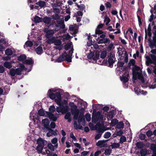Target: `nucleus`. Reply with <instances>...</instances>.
I'll return each instance as SVG.
<instances>
[{
  "mask_svg": "<svg viewBox=\"0 0 156 156\" xmlns=\"http://www.w3.org/2000/svg\"><path fill=\"white\" fill-rule=\"evenodd\" d=\"M79 8H79L80 10L82 11L84 10L85 8V5L83 4H81L80 5H79Z\"/></svg>",
  "mask_w": 156,
  "mask_h": 156,
  "instance_id": "e2e57ef3",
  "label": "nucleus"
},
{
  "mask_svg": "<svg viewBox=\"0 0 156 156\" xmlns=\"http://www.w3.org/2000/svg\"><path fill=\"white\" fill-rule=\"evenodd\" d=\"M107 54V52L106 51H102L100 55V58L102 59L106 57Z\"/></svg>",
  "mask_w": 156,
  "mask_h": 156,
  "instance_id": "ea45409f",
  "label": "nucleus"
},
{
  "mask_svg": "<svg viewBox=\"0 0 156 156\" xmlns=\"http://www.w3.org/2000/svg\"><path fill=\"white\" fill-rule=\"evenodd\" d=\"M48 117L51 120L54 122H55L58 117V115L57 113L55 115L52 113L48 112H45Z\"/></svg>",
  "mask_w": 156,
  "mask_h": 156,
  "instance_id": "1a4fd4ad",
  "label": "nucleus"
},
{
  "mask_svg": "<svg viewBox=\"0 0 156 156\" xmlns=\"http://www.w3.org/2000/svg\"><path fill=\"white\" fill-rule=\"evenodd\" d=\"M126 138L124 136H121L119 143L121 144L123 143L126 142Z\"/></svg>",
  "mask_w": 156,
  "mask_h": 156,
  "instance_id": "c03bdc74",
  "label": "nucleus"
},
{
  "mask_svg": "<svg viewBox=\"0 0 156 156\" xmlns=\"http://www.w3.org/2000/svg\"><path fill=\"white\" fill-rule=\"evenodd\" d=\"M136 147L138 149H142L144 146L143 143L141 142H137L136 144Z\"/></svg>",
  "mask_w": 156,
  "mask_h": 156,
  "instance_id": "c85d7f7f",
  "label": "nucleus"
},
{
  "mask_svg": "<svg viewBox=\"0 0 156 156\" xmlns=\"http://www.w3.org/2000/svg\"><path fill=\"white\" fill-rule=\"evenodd\" d=\"M78 122L80 123L83 120V122H85V118L84 117L83 113V112H80L78 117Z\"/></svg>",
  "mask_w": 156,
  "mask_h": 156,
  "instance_id": "dca6fc26",
  "label": "nucleus"
},
{
  "mask_svg": "<svg viewBox=\"0 0 156 156\" xmlns=\"http://www.w3.org/2000/svg\"><path fill=\"white\" fill-rule=\"evenodd\" d=\"M64 61H65V58L62 55H60L56 60V62L58 63L62 62Z\"/></svg>",
  "mask_w": 156,
  "mask_h": 156,
  "instance_id": "bb28decb",
  "label": "nucleus"
},
{
  "mask_svg": "<svg viewBox=\"0 0 156 156\" xmlns=\"http://www.w3.org/2000/svg\"><path fill=\"white\" fill-rule=\"evenodd\" d=\"M73 115V118L74 119L77 120L78 119L80 113V110L79 109L76 110L75 111L71 113Z\"/></svg>",
  "mask_w": 156,
  "mask_h": 156,
  "instance_id": "4468645a",
  "label": "nucleus"
},
{
  "mask_svg": "<svg viewBox=\"0 0 156 156\" xmlns=\"http://www.w3.org/2000/svg\"><path fill=\"white\" fill-rule=\"evenodd\" d=\"M139 137L141 140H143L145 139L146 137V135L145 134L140 133L139 135Z\"/></svg>",
  "mask_w": 156,
  "mask_h": 156,
  "instance_id": "6e6d98bb",
  "label": "nucleus"
},
{
  "mask_svg": "<svg viewBox=\"0 0 156 156\" xmlns=\"http://www.w3.org/2000/svg\"><path fill=\"white\" fill-rule=\"evenodd\" d=\"M58 142V139L56 137H55L52 139L51 140V142L53 144H56Z\"/></svg>",
  "mask_w": 156,
  "mask_h": 156,
  "instance_id": "0e129e2a",
  "label": "nucleus"
},
{
  "mask_svg": "<svg viewBox=\"0 0 156 156\" xmlns=\"http://www.w3.org/2000/svg\"><path fill=\"white\" fill-rule=\"evenodd\" d=\"M42 122L43 124L44 127L47 130L50 129L49 126L50 122L48 119H46L42 120Z\"/></svg>",
  "mask_w": 156,
  "mask_h": 156,
  "instance_id": "9d476101",
  "label": "nucleus"
},
{
  "mask_svg": "<svg viewBox=\"0 0 156 156\" xmlns=\"http://www.w3.org/2000/svg\"><path fill=\"white\" fill-rule=\"evenodd\" d=\"M6 55L7 56H11L12 54V50L10 48H7L5 51Z\"/></svg>",
  "mask_w": 156,
  "mask_h": 156,
  "instance_id": "473e14b6",
  "label": "nucleus"
},
{
  "mask_svg": "<svg viewBox=\"0 0 156 156\" xmlns=\"http://www.w3.org/2000/svg\"><path fill=\"white\" fill-rule=\"evenodd\" d=\"M149 46L151 49H153L154 47L156 48V31L154 33V36L153 40L150 41Z\"/></svg>",
  "mask_w": 156,
  "mask_h": 156,
  "instance_id": "6e6552de",
  "label": "nucleus"
},
{
  "mask_svg": "<svg viewBox=\"0 0 156 156\" xmlns=\"http://www.w3.org/2000/svg\"><path fill=\"white\" fill-rule=\"evenodd\" d=\"M47 42L48 44H54L56 46H59L61 45L62 42L60 39H56L55 37H52L51 38L47 40Z\"/></svg>",
  "mask_w": 156,
  "mask_h": 156,
  "instance_id": "39448f33",
  "label": "nucleus"
},
{
  "mask_svg": "<svg viewBox=\"0 0 156 156\" xmlns=\"http://www.w3.org/2000/svg\"><path fill=\"white\" fill-rule=\"evenodd\" d=\"M42 22L46 24H49L51 22V17L45 16L42 18Z\"/></svg>",
  "mask_w": 156,
  "mask_h": 156,
  "instance_id": "ddd939ff",
  "label": "nucleus"
},
{
  "mask_svg": "<svg viewBox=\"0 0 156 156\" xmlns=\"http://www.w3.org/2000/svg\"><path fill=\"white\" fill-rule=\"evenodd\" d=\"M51 17V19H53L54 20H56L59 19V17L58 14H55V15H52Z\"/></svg>",
  "mask_w": 156,
  "mask_h": 156,
  "instance_id": "3c124183",
  "label": "nucleus"
},
{
  "mask_svg": "<svg viewBox=\"0 0 156 156\" xmlns=\"http://www.w3.org/2000/svg\"><path fill=\"white\" fill-rule=\"evenodd\" d=\"M23 63L25 64L33 65L34 64V61L31 58H30L29 59H26Z\"/></svg>",
  "mask_w": 156,
  "mask_h": 156,
  "instance_id": "6ab92c4d",
  "label": "nucleus"
},
{
  "mask_svg": "<svg viewBox=\"0 0 156 156\" xmlns=\"http://www.w3.org/2000/svg\"><path fill=\"white\" fill-rule=\"evenodd\" d=\"M72 56H70L69 55H68L65 57V60L66 61L68 62H72Z\"/></svg>",
  "mask_w": 156,
  "mask_h": 156,
  "instance_id": "e433bc0d",
  "label": "nucleus"
},
{
  "mask_svg": "<svg viewBox=\"0 0 156 156\" xmlns=\"http://www.w3.org/2000/svg\"><path fill=\"white\" fill-rule=\"evenodd\" d=\"M44 31L46 33L45 35V37L48 39L51 38V37L54 33V30H49L47 28H44Z\"/></svg>",
  "mask_w": 156,
  "mask_h": 156,
  "instance_id": "0eeeda50",
  "label": "nucleus"
},
{
  "mask_svg": "<svg viewBox=\"0 0 156 156\" xmlns=\"http://www.w3.org/2000/svg\"><path fill=\"white\" fill-rule=\"evenodd\" d=\"M10 74L11 76H15L16 74V69L13 68H12L11 69L10 71Z\"/></svg>",
  "mask_w": 156,
  "mask_h": 156,
  "instance_id": "37998d69",
  "label": "nucleus"
},
{
  "mask_svg": "<svg viewBox=\"0 0 156 156\" xmlns=\"http://www.w3.org/2000/svg\"><path fill=\"white\" fill-rule=\"evenodd\" d=\"M150 56L152 59H151L148 56H147V66L149 65L148 62H149L151 64H154V65L156 66V56L153 54H151Z\"/></svg>",
  "mask_w": 156,
  "mask_h": 156,
  "instance_id": "423d86ee",
  "label": "nucleus"
},
{
  "mask_svg": "<svg viewBox=\"0 0 156 156\" xmlns=\"http://www.w3.org/2000/svg\"><path fill=\"white\" fill-rule=\"evenodd\" d=\"M104 33L103 31L101 30H98V29H96L95 30V33L96 34L99 35L104 34Z\"/></svg>",
  "mask_w": 156,
  "mask_h": 156,
  "instance_id": "13d9d810",
  "label": "nucleus"
},
{
  "mask_svg": "<svg viewBox=\"0 0 156 156\" xmlns=\"http://www.w3.org/2000/svg\"><path fill=\"white\" fill-rule=\"evenodd\" d=\"M4 66L6 68L9 69L12 68V65L11 63L8 62H5L4 64Z\"/></svg>",
  "mask_w": 156,
  "mask_h": 156,
  "instance_id": "72a5a7b5",
  "label": "nucleus"
},
{
  "mask_svg": "<svg viewBox=\"0 0 156 156\" xmlns=\"http://www.w3.org/2000/svg\"><path fill=\"white\" fill-rule=\"evenodd\" d=\"M93 113H96V114L94 115L93 113L92 115V122H93L96 123L97 122L99 119L100 118L101 119H102L103 117L101 115V113L99 111H98L96 112V111L95 109L93 110Z\"/></svg>",
  "mask_w": 156,
  "mask_h": 156,
  "instance_id": "20e7f679",
  "label": "nucleus"
},
{
  "mask_svg": "<svg viewBox=\"0 0 156 156\" xmlns=\"http://www.w3.org/2000/svg\"><path fill=\"white\" fill-rule=\"evenodd\" d=\"M38 114L40 116H43L44 115V111L43 109H40L38 110Z\"/></svg>",
  "mask_w": 156,
  "mask_h": 156,
  "instance_id": "09e8293b",
  "label": "nucleus"
},
{
  "mask_svg": "<svg viewBox=\"0 0 156 156\" xmlns=\"http://www.w3.org/2000/svg\"><path fill=\"white\" fill-rule=\"evenodd\" d=\"M124 126V124L122 121L118 122L116 125V128L118 129L123 128Z\"/></svg>",
  "mask_w": 156,
  "mask_h": 156,
  "instance_id": "b1692460",
  "label": "nucleus"
},
{
  "mask_svg": "<svg viewBox=\"0 0 156 156\" xmlns=\"http://www.w3.org/2000/svg\"><path fill=\"white\" fill-rule=\"evenodd\" d=\"M100 56L99 52L98 51H96L93 58V60L94 61H96L99 58Z\"/></svg>",
  "mask_w": 156,
  "mask_h": 156,
  "instance_id": "cd10ccee",
  "label": "nucleus"
},
{
  "mask_svg": "<svg viewBox=\"0 0 156 156\" xmlns=\"http://www.w3.org/2000/svg\"><path fill=\"white\" fill-rule=\"evenodd\" d=\"M55 26L57 27H60V28L62 29H64L65 27V25L64 23V22L60 25L56 24Z\"/></svg>",
  "mask_w": 156,
  "mask_h": 156,
  "instance_id": "5fc2aeb1",
  "label": "nucleus"
},
{
  "mask_svg": "<svg viewBox=\"0 0 156 156\" xmlns=\"http://www.w3.org/2000/svg\"><path fill=\"white\" fill-rule=\"evenodd\" d=\"M112 151V150L110 148H107L105 150L104 154L106 156L110 155Z\"/></svg>",
  "mask_w": 156,
  "mask_h": 156,
  "instance_id": "f704fd0d",
  "label": "nucleus"
},
{
  "mask_svg": "<svg viewBox=\"0 0 156 156\" xmlns=\"http://www.w3.org/2000/svg\"><path fill=\"white\" fill-rule=\"evenodd\" d=\"M118 120L116 119H112L111 123V125L113 126H115V125H116L118 122Z\"/></svg>",
  "mask_w": 156,
  "mask_h": 156,
  "instance_id": "4c0bfd02",
  "label": "nucleus"
},
{
  "mask_svg": "<svg viewBox=\"0 0 156 156\" xmlns=\"http://www.w3.org/2000/svg\"><path fill=\"white\" fill-rule=\"evenodd\" d=\"M71 44H67L64 46V48L66 50H68L71 48Z\"/></svg>",
  "mask_w": 156,
  "mask_h": 156,
  "instance_id": "bf43d9fd",
  "label": "nucleus"
},
{
  "mask_svg": "<svg viewBox=\"0 0 156 156\" xmlns=\"http://www.w3.org/2000/svg\"><path fill=\"white\" fill-rule=\"evenodd\" d=\"M20 69L22 70H25L26 68H25V66L22 64H20Z\"/></svg>",
  "mask_w": 156,
  "mask_h": 156,
  "instance_id": "774afa93",
  "label": "nucleus"
},
{
  "mask_svg": "<svg viewBox=\"0 0 156 156\" xmlns=\"http://www.w3.org/2000/svg\"><path fill=\"white\" fill-rule=\"evenodd\" d=\"M151 149L153 151V153H155L156 151V145L154 144H151L150 146Z\"/></svg>",
  "mask_w": 156,
  "mask_h": 156,
  "instance_id": "79ce46f5",
  "label": "nucleus"
},
{
  "mask_svg": "<svg viewBox=\"0 0 156 156\" xmlns=\"http://www.w3.org/2000/svg\"><path fill=\"white\" fill-rule=\"evenodd\" d=\"M120 146V144L119 143H114L111 145V147L112 149L114 148H119Z\"/></svg>",
  "mask_w": 156,
  "mask_h": 156,
  "instance_id": "7c9ffc66",
  "label": "nucleus"
},
{
  "mask_svg": "<svg viewBox=\"0 0 156 156\" xmlns=\"http://www.w3.org/2000/svg\"><path fill=\"white\" fill-rule=\"evenodd\" d=\"M94 55V51H90V52L87 55V57L89 59H93V58Z\"/></svg>",
  "mask_w": 156,
  "mask_h": 156,
  "instance_id": "c9c22d12",
  "label": "nucleus"
},
{
  "mask_svg": "<svg viewBox=\"0 0 156 156\" xmlns=\"http://www.w3.org/2000/svg\"><path fill=\"white\" fill-rule=\"evenodd\" d=\"M116 135L117 136H121L122 135V134L123 133V132L122 130H120L119 131L117 132Z\"/></svg>",
  "mask_w": 156,
  "mask_h": 156,
  "instance_id": "338daca9",
  "label": "nucleus"
},
{
  "mask_svg": "<svg viewBox=\"0 0 156 156\" xmlns=\"http://www.w3.org/2000/svg\"><path fill=\"white\" fill-rule=\"evenodd\" d=\"M47 147L48 148L52 151L55 150V148L54 146L52 145L51 143H48L47 144Z\"/></svg>",
  "mask_w": 156,
  "mask_h": 156,
  "instance_id": "49530a36",
  "label": "nucleus"
},
{
  "mask_svg": "<svg viewBox=\"0 0 156 156\" xmlns=\"http://www.w3.org/2000/svg\"><path fill=\"white\" fill-rule=\"evenodd\" d=\"M110 42V40L108 38H105L100 39L98 42V44L103 43L109 44Z\"/></svg>",
  "mask_w": 156,
  "mask_h": 156,
  "instance_id": "2eb2a0df",
  "label": "nucleus"
},
{
  "mask_svg": "<svg viewBox=\"0 0 156 156\" xmlns=\"http://www.w3.org/2000/svg\"><path fill=\"white\" fill-rule=\"evenodd\" d=\"M25 44L27 47H31L33 45V43L32 41H27L25 43Z\"/></svg>",
  "mask_w": 156,
  "mask_h": 156,
  "instance_id": "a18cd8bd",
  "label": "nucleus"
},
{
  "mask_svg": "<svg viewBox=\"0 0 156 156\" xmlns=\"http://www.w3.org/2000/svg\"><path fill=\"white\" fill-rule=\"evenodd\" d=\"M127 76H126L125 74L122 75V76H120V80L123 82L124 83H126L129 80V79L128 77L129 76V74L127 75Z\"/></svg>",
  "mask_w": 156,
  "mask_h": 156,
  "instance_id": "f3484780",
  "label": "nucleus"
},
{
  "mask_svg": "<svg viewBox=\"0 0 156 156\" xmlns=\"http://www.w3.org/2000/svg\"><path fill=\"white\" fill-rule=\"evenodd\" d=\"M66 114L64 116V119H65L68 120V122H70L72 120V119L71 117V114L70 112H67Z\"/></svg>",
  "mask_w": 156,
  "mask_h": 156,
  "instance_id": "a211bd4d",
  "label": "nucleus"
},
{
  "mask_svg": "<svg viewBox=\"0 0 156 156\" xmlns=\"http://www.w3.org/2000/svg\"><path fill=\"white\" fill-rule=\"evenodd\" d=\"M114 110H112L110 111L109 113V117L111 118H112L114 115Z\"/></svg>",
  "mask_w": 156,
  "mask_h": 156,
  "instance_id": "603ef678",
  "label": "nucleus"
},
{
  "mask_svg": "<svg viewBox=\"0 0 156 156\" xmlns=\"http://www.w3.org/2000/svg\"><path fill=\"white\" fill-rule=\"evenodd\" d=\"M61 107L62 110V114H65L68 112L69 107L68 105L63 106V105H59Z\"/></svg>",
  "mask_w": 156,
  "mask_h": 156,
  "instance_id": "9b49d317",
  "label": "nucleus"
},
{
  "mask_svg": "<svg viewBox=\"0 0 156 156\" xmlns=\"http://www.w3.org/2000/svg\"><path fill=\"white\" fill-rule=\"evenodd\" d=\"M53 89H50L48 91V95L50 98L52 100H55V101L58 103L59 105H63V106L68 105V102L66 100H64L61 102V96L59 92L53 93Z\"/></svg>",
  "mask_w": 156,
  "mask_h": 156,
  "instance_id": "f257e3e1",
  "label": "nucleus"
},
{
  "mask_svg": "<svg viewBox=\"0 0 156 156\" xmlns=\"http://www.w3.org/2000/svg\"><path fill=\"white\" fill-rule=\"evenodd\" d=\"M44 146L38 145L36 148V150L37 152L40 154L42 153Z\"/></svg>",
  "mask_w": 156,
  "mask_h": 156,
  "instance_id": "2f4dec72",
  "label": "nucleus"
},
{
  "mask_svg": "<svg viewBox=\"0 0 156 156\" xmlns=\"http://www.w3.org/2000/svg\"><path fill=\"white\" fill-rule=\"evenodd\" d=\"M36 53L38 55H41L43 52L42 48L41 46H39L35 49Z\"/></svg>",
  "mask_w": 156,
  "mask_h": 156,
  "instance_id": "4be33fe9",
  "label": "nucleus"
},
{
  "mask_svg": "<svg viewBox=\"0 0 156 156\" xmlns=\"http://www.w3.org/2000/svg\"><path fill=\"white\" fill-rule=\"evenodd\" d=\"M85 118L87 121L89 122L91 119L90 115L88 113H87L85 115Z\"/></svg>",
  "mask_w": 156,
  "mask_h": 156,
  "instance_id": "864d4df0",
  "label": "nucleus"
},
{
  "mask_svg": "<svg viewBox=\"0 0 156 156\" xmlns=\"http://www.w3.org/2000/svg\"><path fill=\"white\" fill-rule=\"evenodd\" d=\"M108 60H104L102 62V64L110 68H112L113 63L115 62V56L113 54L111 53L110 55L108 56Z\"/></svg>",
  "mask_w": 156,
  "mask_h": 156,
  "instance_id": "7ed1b4c3",
  "label": "nucleus"
},
{
  "mask_svg": "<svg viewBox=\"0 0 156 156\" xmlns=\"http://www.w3.org/2000/svg\"><path fill=\"white\" fill-rule=\"evenodd\" d=\"M132 70L133 79L134 80H136L137 78L139 80H141L142 83H144L145 80L141 71L140 70V72H138L140 70V67L135 65L133 68Z\"/></svg>",
  "mask_w": 156,
  "mask_h": 156,
  "instance_id": "f03ea898",
  "label": "nucleus"
},
{
  "mask_svg": "<svg viewBox=\"0 0 156 156\" xmlns=\"http://www.w3.org/2000/svg\"><path fill=\"white\" fill-rule=\"evenodd\" d=\"M113 46V44L112 43H111L109 44L107 48V50L108 51H110L112 47Z\"/></svg>",
  "mask_w": 156,
  "mask_h": 156,
  "instance_id": "69168bd1",
  "label": "nucleus"
},
{
  "mask_svg": "<svg viewBox=\"0 0 156 156\" xmlns=\"http://www.w3.org/2000/svg\"><path fill=\"white\" fill-rule=\"evenodd\" d=\"M42 18L36 16L34 18V21L36 23H38L42 22Z\"/></svg>",
  "mask_w": 156,
  "mask_h": 156,
  "instance_id": "5701e85b",
  "label": "nucleus"
},
{
  "mask_svg": "<svg viewBox=\"0 0 156 156\" xmlns=\"http://www.w3.org/2000/svg\"><path fill=\"white\" fill-rule=\"evenodd\" d=\"M69 106L70 107V110L71 113L75 111L77 109V106L73 102H70L69 103Z\"/></svg>",
  "mask_w": 156,
  "mask_h": 156,
  "instance_id": "f8f14e48",
  "label": "nucleus"
},
{
  "mask_svg": "<svg viewBox=\"0 0 156 156\" xmlns=\"http://www.w3.org/2000/svg\"><path fill=\"white\" fill-rule=\"evenodd\" d=\"M111 135V133L110 132H106L104 135L105 138L107 139L109 138Z\"/></svg>",
  "mask_w": 156,
  "mask_h": 156,
  "instance_id": "8fccbe9b",
  "label": "nucleus"
},
{
  "mask_svg": "<svg viewBox=\"0 0 156 156\" xmlns=\"http://www.w3.org/2000/svg\"><path fill=\"white\" fill-rule=\"evenodd\" d=\"M48 130L49 131V132L51 133L52 135L56 136L58 133V131L57 129H55V130H54L51 129L50 128V129H48Z\"/></svg>",
  "mask_w": 156,
  "mask_h": 156,
  "instance_id": "c756f323",
  "label": "nucleus"
},
{
  "mask_svg": "<svg viewBox=\"0 0 156 156\" xmlns=\"http://www.w3.org/2000/svg\"><path fill=\"white\" fill-rule=\"evenodd\" d=\"M45 140L42 139L41 138H38L37 141V143L38 145H41L42 146H44Z\"/></svg>",
  "mask_w": 156,
  "mask_h": 156,
  "instance_id": "412c9836",
  "label": "nucleus"
},
{
  "mask_svg": "<svg viewBox=\"0 0 156 156\" xmlns=\"http://www.w3.org/2000/svg\"><path fill=\"white\" fill-rule=\"evenodd\" d=\"M16 74L18 75H20L22 74V70L20 68H17L16 69Z\"/></svg>",
  "mask_w": 156,
  "mask_h": 156,
  "instance_id": "4d7b16f0",
  "label": "nucleus"
},
{
  "mask_svg": "<svg viewBox=\"0 0 156 156\" xmlns=\"http://www.w3.org/2000/svg\"><path fill=\"white\" fill-rule=\"evenodd\" d=\"M124 64V62L118 61L117 64V66L118 67H121L123 66Z\"/></svg>",
  "mask_w": 156,
  "mask_h": 156,
  "instance_id": "052dcab7",
  "label": "nucleus"
},
{
  "mask_svg": "<svg viewBox=\"0 0 156 156\" xmlns=\"http://www.w3.org/2000/svg\"><path fill=\"white\" fill-rule=\"evenodd\" d=\"M140 154L142 156H145L146 155V149H141L140 151Z\"/></svg>",
  "mask_w": 156,
  "mask_h": 156,
  "instance_id": "a19ab883",
  "label": "nucleus"
},
{
  "mask_svg": "<svg viewBox=\"0 0 156 156\" xmlns=\"http://www.w3.org/2000/svg\"><path fill=\"white\" fill-rule=\"evenodd\" d=\"M89 126L91 130H94L95 127L92 123L91 122L89 123Z\"/></svg>",
  "mask_w": 156,
  "mask_h": 156,
  "instance_id": "680f3d73",
  "label": "nucleus"
},
{
  "mask_svg": "<svg viewBox=\"0 0 156 156\" xmlns=\"http://www.w3.org/2000/svg\"><path fill=\"white\" fill-rule=\"evenodd\" d=\"M151 26L150 24L148 25L147 29V31H148L147 35L149 37L151 36L152 34L151 32Z\"/></svg>",
  "mask_w": 156,
  "mask_h": 156,
  "instance_id": "58836bf2",
  "label": "nucleus"
},
{
  "mask_svg": "<svg viewBox=\"0 0 156 156\" xmlns=\"http://www.w3.org/2000/svg\"><path fill=\"white\" fill-rule=\"evenodd\" d=\"M27 57L25 55L22 54L20 55L18 57L17 60L20 61H22L25 60Z\"/></svg>",
  "mask_w": 156,
  "mask_h": 156,
  "instance_id": "393cba45",
  "label": "nucleus"
},
{
  "mask_svg": "<svg viewBox=\"0 0 156 156\" xmlns=\"http://www.w3.org/2000/svg\"><path fill=\"white\" fill-rule=\"evenodd\" d=\"M36 4L39 5L41 8L44 7L46 5V2L44 1L40 0L37 2L36 3Z\"/></svg>",
  "mask_w": 156,
  "mask_h": 156,
  "instance_id": "aec40b11",
  "label": "nucleus"
},
{
  "mask_svg": "<svg viewBox=\"0 0 156 156\" xmlns=\"http://www.w3.org/2000/svg\"><path fill=\"white\" fill-rule=\"evenodd\" d=\"M55 106L53 105L51 106L49 108V112L51 113L54 112L55 111Z\"/></svg>",
  "mask_w": 156,
  "mask_h": 156,
  "instance_id": "de8ad7c7",
  "label": "nucleus"
},
{
  "mask_svg": "<svg viewBox=\"0 0 156 156\" xmlns=\"http://www.w3.org/2000/svg\"><path fill=\"white\" fill-rule=\"evenodd\" d=\"M105 142V140H100L96 143V145L99 146L100 147H102L104 146L103 145L104 143Z\"/></svg>",
  "mask_w": 156,
  "mask_h": 156,
  "instance_id": "a878e982",
  "label": "nucleus"
}]
</instances>
